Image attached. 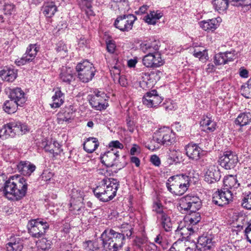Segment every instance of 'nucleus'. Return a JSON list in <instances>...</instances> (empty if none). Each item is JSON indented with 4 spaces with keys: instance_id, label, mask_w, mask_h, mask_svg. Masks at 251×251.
I'll list each match as a JSON object with an SVG mask.
<instances>
[{
    "instance_id": "nucleus-18",
    "label": "nucleus",
    "mask_w": 251,
    "mask_h": 251,
    "mask_svg": "<svg viewBox=\"0 0 251 251\" xmlns=\"http://www.w3.org/2000/svg\"><path fill=\"white\" fill-rule=\"evenodd\" d=\"M9 98L20 106H22L26 101L25 93L19 87L9 89Z\"/></svg>"
},
{
    "instance_id": "nucleus-37",
    "label": "nucleus",
    "mask_w": 251,
    "mask_h": 251,
    "mask_svg": "<svg viewBox=\"0 0 251 251\" xmlns=\"http://www.w3.org/2000/svg\"><path fill=\"white\" fill-rule=\"evenodd\" d=\"M42 10L45 16L50 18L57 11V6L53 2H47L43 6Z\"/></svg>"
},
{
    "instance_id": "nucleus-43",
    "label": "nucleus",
    "mask_w": 251,
    "mask_h": 251,
    "mask_svg": "<svg viewBox=\"0 0 251 251\" xmlns=\"http://www.w3.org/2000/svg\"><path fill=\"white\" fill-rule=\"evenodd\" d=\"M50 146V142H49L46 139L43 140L40 143V146L41 148H43L46 152L51 154L52 158H55L57 155H58V153L60 151L58 149H56L57 151L54 152L52 150V148H51Z\"/></svg>"
},
{
    "instance_id": "nucleus-1",
    "label": "nucleus",
    "mask_w": 251,
    "mask_h": 251,
    "mask_svg": "<svg viewBox=\"0 0 251 251\" xmlns=\"http://www.w3.org/2000/svg\"><path fill=\"white\" fill-rule=\"evenodd\" d=\"M27 186L25 178L13 176L5 181L3 186H0V189H3L4 195L8 199L17 201L25 196Z\"/></svg>"
},
{
    "instance_id": "nucleus-50",
    "label": "nucleus",
    "mask_w": 251,
    "mask_h": 251,
    "mask_svg": "<svg viewBox=\"0 0 251 251\" xmlns=\"http://www.w3.org/2000/svg\"><path fill=\"white\" fill-rule=\"evenodd\" d=\"M185 243L182 240H177L175 242L169 251H184Z\"/></svg>"
},
{
    "instance_id": "nucleus-51",
    "label": "nucleus",
    "mask_w": 251,
    "mask_h": 251,
    "mask_svg": "<svg viewBox=\"0 0 251 251\" xmlns=\"http://www.w3.org/2000/svg\"><path fill=\"white\" fill-rule=\"evenodd\" d=\"M85 248L88 251L97 250L99 249V245L97 240H89L85 242Z\"/></svg>"
},
{
    "instance_id": "nucleus-49",
    "label": "nucleus",
    "mask_w": 251,
    "mask_h": 251,
    "mask_svg": "<svg viewBox=\"0 0 251 251\" xmlns=\"http://www.w3.org/2000/svg\"><path fill=\"white\" fill-rule=\"evenodd\" d=\"M113 164L111 168H113V172L115 173H117L118 171L120 170L126 165V163L125 162H122L120 160L119 155L118 153V155H116V158L114 159V161L112 163Z\"/></svg>"
},
{
    "instance_id": "nucleus-13",
    "label": "nucleus",
    "mask_w": 251,
    "mask_h": 251,
    "mask_svg": "<svg viewBox=\"0 0 251 251\" xmlns=\"http://www.w3.org/2000/svg\"><path fill=\"white\" fill-rule=\"evenodd\" d=\"M236 196L228 190H221L214 193L212 197V201L214 204H229L234 201Z\"/></svg>"
},
{
    "instance_id": "nucleus-63",
    "label": "nucleus",
    "mask_w": 251,
    "mask_h": 251,
    "mask_svg": "<svg viewBox=\"0 0 251 251\" xmlns=\"http://www.w3.org/2000/svg\"><path fill=\"white\" fill-rule=\"evenodd\" d=\"M106 48L107 51L113 53L115 51L116 45L115 42L112 40H109L106 43Z\"/></svg>"
},
{
    "instance_id": "nucleus-8",
    "label": "nucleus",
    "mask_w": 251,
    "mask_h": 251,
    "mask_svg": "<svg viewBox=\"0 0 251 251\" xmlns=\"http://www.w3.org/2000/svg\"><path fill=\"white\" fill-rule=\"evenodd\" d=\"M137 19L133 14H123L117 17L115 21V27L122 31H129L132 29L133 24Z\"/></svg>"
},
{
    "instance_id": "nucleus-7",
    "label": "nucleus",
    "mask_w": 251,
    "mask_h": 251,
    "mask_svg": "<svg viewBox=\"0 0 251 251\" xmlns=\"http://www.w3.org/2000/svg\"><path fill=\"white\" fill-rule=\"evenodd\" d=\"M28 232L33 237L39 238L44 235L49 225L40 219H32L27 224Z\"/></svg>"
},
{
    "instance_id": "nucleus-45",
    "label": "nucleus",
    "mask_w": 251,
    "mask_h": 251,
    "mask_svg": "<svg viewBox=\"0 0 251 251\" xmlns=\"http://www.w3.org/2000/svg\"><path fill=\"white\" fill-rule=\"evenodd\" d=\"M185 219L188 221L190 226H197V224L201 220V214L199 212H195L194 214L188 215L185 217Z\"/></svg>"
},
{
    "instance_id": "nucleus-44",
    "label": "nucleus",
    "mask_w": 251,
    "mask_h": 251,
    "mask_svg": "<svg viewBox=\"0 0 251 251\" xmlns=\"http://www.w3.org/2000/svg\"><path fill=\"white\" fill-rule=\"evenodd\" d=\"M83 195L80 191H78L75 189L72 190L70 204L82 203H83Z\"/></svg>"
},
{
    "instance_id": "nucleus-26",
    "label": "nucleus",
    "mask_w": 251,
    "mask_h": 251,
    "mask_svg": "<svg viewBox=\"0 0 251 251\" xmlns=\"http://www.w3.org/2000/svg\"><path fill=\"white\" fill-rule=\"evenodd\" d=\"M118 151H115L114 150L105 152L101 155V162L102 164L106 166L107 167H111L113 164L112 163L114 161V159L116 158V155H118Z\"/></svg>"
},
{
    "instance_id": "nucleus-54",
    "label": "nucleus",
    "mask_w": 251,
    "mask_h": 251,
    "mask_svg": "<svg viewBox=\"0 0 251 251\" xmlns=\"http://www.w3.org/2000/svg\"><path fill=\"white\" fill-rule=\"evenodd\" d=\"M231 4L236 6H248L251 7V0H229Z\"/></svg>"
},
{
    "instance_id": "nucleus-60",
    "label": "nucleus",
    "mask_w": 251,
    "mask_h": 251,
    "mask_svg": "<svg viewBox=\"0 0 251 251\" xmlns=\"http://www.w3.org/2000/svg\"><path fill=\"white\" fill-rule=\"evenodd\" d=\"M193 55L199 58L200 60H202L206 58V56H207V53L205 50L202 51H197L195 50L193 53Z\"/></svg>"
},
{
    "instance_id": "nucleus-15",
    "label": "nucleus",
    "mask_w": 251,
    "mask_h": 251,
    "mask_svg": "<svg viewBox=\"0 0 251 251\" xmlns=\"http://www.w3.org/2000/svg\"><path fill=\"white\" fill-rule=\"evenodd\" d=\"M143 63L148 68H157L163 65L160 53L146 54L143 58Z\"/></svg>"
},
{
    "instance_id": "nucleus-16",
    "label": "nucleus",
    "mask_w": 251,
    "mask_h": 251,
    "mask_svg": "<svg viewBox=\"0 0 251 251\" xmlns=\"http://www.w3.org/2000/svg\"><path fill=\"white\" fill-rule=\"evenodd\" d=\"M213 237L211 234L203 235L199 237L196 247L200 251H208L213 246Z\"/></svg>"
},
{
    "instance_id": "nucleus-46",
    "label": "nucleus",
    "mask_w": 251,
    "mask_h": 251,
    "mask_svg": "<svg viewBox=\"0 0 251 251\" xmlns=\"http://www.w3.org/2000/svg\"><path fill=\"white\" fill-rule=\"evenodd\" d=\"M161 225L166 231H170L172 228V224L170 218L166 214H164L161 218Z\"/></svg>"
},
{
    "instance_id": "nucleus-34",
    "label": "nucleus",
    "mask_w": 251,
    "mask_h": 251,
    "mask_svg": "<svg viewBox=\"0 0 251 251\" xmlns=\"http://www.w3.org/2000/svg\"><path fill=\"white\" fill-rule=\"evenodd\" d=\"M251 122V114L250 112H244L240 113L236 120L235 124L240 126H243L249 124Z\"/></svg>"
},
{
    "instance_id": "nucleus-41",
    "label": "nucleus",
    "mask_w": 251,
    "mask_h": 251,
    "mask_svg": "<svg viewBox=\"0 0 251 251\" xmlns=\"http://www.w3.org/2000/svg\"><path fill=\"white\" fill-rule=\"evenodd\" d=\"M18 106H19V105H18L14 101L10 99L4 102L3 104V109L8 114H12L17 111Z\"/></svg>"
},
{
    "instance_id": "nucleus-31",
    "label": "nucleus",
    "mask_w": 251,
    "mask_h": 251,
    "mask_svg": "<svg viewBox=\"0 0 251 251\" xmlns=\"http://www.w3.org/2000/svg\"><path fill=\"white\" fill-rule=\"evenodd\" d=\"M60 78L62 82L70 84L73 79V71L70 67H63L60 74Z\"/></svg>"
},
{
    "instance_id": "nucleus-3",
    "label": "nucleus",
    "mask_w": 251,
    "mask_h": 251,
    "mask_svg": "<svg viewBox=\"0 0 251 251\" xmlns=\"http://www.w3.org/2000/svg\"><path fill=\"white\" fill-rule=\"evenodd\" d=\"M102 247L105 251H118L124 244L125 237L112 229H106L101 234Z\"/></svg>"
},
{
    "instance_id": "nucleus-10",
    "label": "nucleus",
    "mask_w": 251,
    "mask_h": 251,
    "mask_svg": "<svg viewBox=\"0 0 251 251\" xmlns=\"http://www.w3.org/2000/svg\"><path fill=\"white\" fill-rule=\"evenodd\" d=\"M39 49L40 46L37 44H29L23 56L16 60V64L18 66H21L32 61L36 56Z\"/></svg>"
},
{
    "instance_id": "nucleus-64",
    "label": "nucleus",
    "mask_w": 251,
    "mask_h": 251,
    "mask_svg": "<svg viewBox=\"0 0 251 251\" xmlns=\"http://www.w3.org/2000/svg\"><path fill=\"white\" fill-rule=\"evenodd\" d=\"M117 79L118 80L119 84L123 87H126L127 85V81L126 78L124 75H118V76H115L114 78V80Z\"/></svg>"
},
{
    "instance_id": "nucleus-62",
    "label": "nucleus",
    "mask_w": 251,
    "mask_h": 251,
    "mask_svg": "<svg viewBox=\"0 0 251 251\" xmlns=\"http://www.w3.org/2000/svg\"><path fill=\"white\" fill-rule=\"evenodd\" d=\"M244 232L248 241L251 244V219L249 220V225L246 227Z\"/></svg>"
},
{
    "instance_id": "nucleus-35",
    "label": "nucleus",
    "mask_w": 251,
    "mask_h": 251,
    "mask_svg": "<svg viewBox=\"0 0 251 251\" xmlns=\"http://www.w3.org/2000/svg\"><path fill=\"white\" fill-rule=\"evenodd\" d=\"M162 16L163 13L160 11H152L144 17V20L148 24L154 25Z\"/></svg>"
},
{
    "instance_id": "nucleus-53",
    "label": "nucleus",
    "mask_w": 251,
    "mask_h": 251,
    "mask_svg": "<svg viewBox=\"0 0 251 251\" xmlns=\"http://www.w3.org/2000/svg\"><path fill=\"white\" fill-rule=\"evenodd\" d=\"M50 242L45 238H43L37 243L38 248L42 251L50 249Z\"/></svg>"
},
{
    "instance_id": "nucleus-38",
    "label": "nucleus",
    "mask_w": 251,
    "mask_h": 251,
    "mask_svg": "<svg viewBox=\"0 0 251 251\" xmlns=\"http://www.w3.org/2000/svg\"><path fill=\"white\" fill-rule=\"evenodd\" d=\"M200 208L201 205H197L196 207H195L194 205H179L177 206V209L181 213L187 215L197 212V211Z\"/></svg>"
},
{
    "instance_id": "nucleus-25",
    "label": "nucleus",
    "mask_w": 251,
    "mask_h": 251,
    "mask_svg": "<svg viewBox=\"0 0 251 251\" xmlns=\"http://www.w3.org/2000/svg\"><path fill=\"white\" fill-rule=\"evenodd\" d=\"M224 190L231 191L237 189L240 186V183L237 179L236 176L229 175L225 177L224 181Z\"/></svg>"
},
{
    "instance_id": "nucleus-30",
    "label": "nucleus",
    "mask_w": 251,
    "mask_h": 251,
    "mask_svg": "<svg viewBox=\"0 0 251 251\" xmlns=\"http://www.w3.org/2000/svg\"><path fill=\"white\" fill-rule=\"evenodd\" d=\"M99 142L97 138L89 137L83 143V149L88 153H92L99 147Z\"/></svg>"
},
{
    "instance_id": "nucleus-12",
    "label": "nucleus",
    "mask_w": 251,
    "mask_h": 251,
    "mask_svg": "<svg viewBox=\"0 0 251 251\" xmlns=\"http://www.w3.org/2000/svg\"><path fill=\"white\" fill-rule=\"evenodd\" d=\"M162 100L163 98L158 95L155 90L146 93L142 99L143 104L149 108H157Z\"/></svg>"
},
{
    "instance_id": "nucleus-57",
    "label": "nucleus",
    "mask_w": 251,
    "mask_h": 251,
    "mask_svg": "<svg viewBox=\"0 0 251 251\" xmlns=\"http://www.w3.org/2000/svg\"><path fill=\"white\" fill-rule=\"evenodd\" d=\"M186 204H197L200 202L199 198L193 195H187L183 198Z\"/></svg>"
},
{
    "instance_id": "nucleus-9",
    "label": "nucleus",
    "mask_w": 251,
    "mask_h": 251,
    "mask_svg": "<svg viewBox=\"0 0 251 251\" xmlns=\"http://www.w3.org/2000/svg\"><path fill=\"white\" fill-rule=\"evenodd\" d=\"M107 100L108 97L104 92L96 90L89 100V102L96 110H101L107 107L108 105Z\"/></svg>"
},
{
    "instance_id": "nucleus-20",
    "label": "nucleus",
    "mask_w": 251,
    "mask_h": 251,
    "mask_svg": "<svg viewBox=\"0 0 251 251\" xmlns=\"http://www.w3.org/2000/svg\"><path fill=\"white\" fill-rule=\"evenodd\" d=\"M160 42L156 40L151 42H144L140 45L141 50L147 54L159 53L158 52Z\"/></svg>"
},
{
    "instance_id": "nucleus-23",
    "label": "nucleus",
    "mask_w": 251,
    "mask_h": 251,
    "mask_svg": "<svg viewBox=\"0 0 251 251\" xmlns=\"http://www.w3.org/2000/svg\"><path fill=\"white\" fill-rule=\"evenodd\" d=\"M18 76L17 70L10 67H4L0 71V77L4 81L13 82Z\"/></svg>"
},
{
    "instance_id": "nucleus-24",
    "label": "nucleus",
    "mask_w": 251,
    "mask_h": 251,
    "mask_svg": "<svg viewBox=\"0 0 251 251\" xmlns=\"http://www.w3.org/2000/svg\"><path fill=\"white\" fill-rule=\"evenodd\" d=\"M249 223L248 218L243 215H235L233 217V230L237 232L241 231L244 227H247Z\"/></svg>"
},
{
    "instance_id": "nucleus-32",
    "label": "nucleus",
    "mask_w": 251,
    "mask_h": 251,
    "mask_svg": "<svg viewBox=\"0 0 251 251\" xmlns=\"http://www.w3.org/2000/svg\"><path fill=\"white\" fill-rule=\"evenodd\" d=\"M51 99L52 102L50 104L51 107L53 108H58L64 103V94L60 90H58L55 91Z\"/></svg>"
},
{
    "instance_id": "nucleus-58",
    "label": "nucleus",
    "mask_w": 251,
    "mask_h": 251,
    "mask_svg": "<svg viewBox=\"0 0 251 251\" xmlns=\"http://www.w3.org/2000/svg\"><path fill=\"white\" fill-rule=\"evenodd\" d=\"M90 41L84 37H81L78 40V45L80 48L84 49V48H89Z\"/></svg>"
},
{
    "instance_id": "nucleus-33",
    "label": "nucleus",
    "mask_w": 251,
    "mask_h": 251,
    "mask_svg": "<svg viewBox=\"0 0 251 251\" xmlns=\"http://www.w3.org/2000/svg\"><path fill=\"white\" fill-rule=\"evenodd\" d=\"M93 0H77L79 7L85 11L88 16L94 15V12L92 10Z\"/></svg>"
},
{
    "instance_id": "nucleus-39",
    "label": "nucleus",
    "mask_w": 251,
    "mask_h": 251,
    "mask_svg": "<svg viewBox=\"0 0 251 251\" xmlns=\"http://www.w3.org/2000/svg\"><path fill=\"white\" fill-rule=\"evenodd\" d=\"M229 2H231L229 0H212L214 9L220 13L225 12L227 9Z\"/></svg>"
},
{
    "instance_id": "nucleus-40",
    "label": "nucleus",
    "mask_w": 251,
    "mask_h": 251,
    "mask_svg": "<svg viewBox=\"0 0 251 251\" xmlns=\"http://www.w3.org/2000/svg\"><path fill=\"white\" fill-rule=\"evenodd\" d=\"M199 231V227L198 226H192L188 224L186 227L183 228L182 230L178 233L182 236V238H188L190 236L196 233Z\"/></svg>"
},
{
    "instance_id": "nucleus-21",
    "label": "nucleus",
    "mask_w": 251,
    "mask_h": 251,
    "mask_svg": "<svg viewBox=\"0 0 251 251\" xmlns=\"http://www.w3.org/2000/svg\"><path fill=\"white\" fill-rule=\"evenodd\" d=\"M221 173L218 167L211 165L205 173L204 180L209 183H212L220 180Z\"/></svg>"
},
{
    "instance_id": "nucleus-59",
    "label": "nucleus",
    "mask_w": 251,
    "mask_h": 251,
    "mask_svg": "<svg viewBox=\"0 0 251 251\" xmlns=\"http://www.w3.org/2000/svg\"><path fill=\"white\" fill-rule=\"evenodd\" d=\"M109 148H110L111 150H114V149H123L124 148V145L118 140L112 141L109 143Z\"/></svg>"
},
{
    "instance_id": "nucleus-29",
    "label": "nucleus",
    "mask_w": 251,
    "mask_h": 251,
    "mask_svg": "<svg viewBox=\"0 0 251 251\" xmlns=\"http://www.w3.org/2000/svg\"><path fill=\"white\" fill-rule=\"evenodd\" d=\"M166 186L170 192L176 195H182L187 190L186 189H184L183 187L181 186V185L175 182L174 181L171 182V181H167Z\"/></svg>"
},
{
    "instance_id": "nucleus-36",
    "label": "nucleus",
    "mask_w": 251,
    "mask_h": 251,
    "mask_svg": "<svg viewBox=\"0 0 251 251\" xmlns=\"http://www.w3.org/2000/svg\"><path fill=\"white\" fill-rule=\"evenodd\" d=\"M200 26L205 31H214L218 26V21L216 19L202 21L200 23Z\"/></svg>"
},
{
    "instance_id": "nucleus-4",
    "label": "nucleus",
    "mask_w": 251,
    "mask_h": 251,
    "mask_svg": "<svg viewBox=\"0 0 251 251\" xmlns=\"http://www.w3.org/2000/svg\"><path fill=\"white\" fill-rule=\"evenodd\" d=\"M153 141L157 143V145L146 146L150 150L154 151L159 148V145L169 146L175 141V134L169 128L161 129L158 132L155 133L153 136Z\"/></svg>"
},
{
    "instance_id": "nucleus-42",
    "label": "nucleus",
    "mask_w": 251,
    "mask_h": 251,
    "mask_svg": "<svg viewBox=\"0 0 251 251\" xmlns=\"http://www.w3.org/2000/svg\"><path fill=\"white\" fill-rule=\"evenodd\" d=\"M23 248L22 243L19 238L15 239L14 241L12 240L6 244L7 251H21Z\"/></svg>"
},
{
    "instance_id": "nucleus-5",
    "label": "nucleus",
    "mask_w": 251,
    "mask_h": 251,
    "mask_svg": "<svg viewBox=\"0 0 251 251\" xmlns=\"http://www.w3.org/2000/svg\"><path fill=\"white\" fill-rule=\"evenodd\" d=\"M28 130L26 125L20 121L13 120L4 125L0 129V137H14L17 134L25 133Z\"/></svg>"
},
{
    "instance_id": "nucleus-27",
    "label": "nucleus",
    "mask_w": 251,
    "mask_h": 251,
    "mask_svg": "<svg viewBox=\"0 0 251 251\" xmlns=\"http://www.w3.org/2000/svg\"><path fill=\"white\" fill-rule=\"evenodd\" d=\"M190 178L189 176L186 175L180 174L178 175L170 177L168 179V181H174L175 182L177 183L179 185L183 186L184 189H188L190 186Z\"/></svg>"
},
{
    "instance_id": "nucleus-47",
    "label": "nucleus",
    "mask_w": 251,
    "mask_h": 251,
    "mask_svg": "<svg viewBox=\"0 0 251 251\" xmlns=\"http://www.w3.org/2000/svg\"><path fill=\"white\" fill-rule=\"evenodd\" d=\"M168 159L171 160L170 164L180 163L182 161V153L179 150L173 151Z\"/></svg>"
},
{
    "instance_id": "nucleus-22",
    "label": "nucleus",
    "mask_w": 251,
    "mask_h": 251,
    "mask_svg": "<svg viewBox=\"0 0 251 251\" xmlns=\"http://www.w3.org/2000/svg\"><path fill=\"white\" fill-rule=\"evenodd\" d=\"M36 168L35 165L28 161H21L17 165L19 172L25 176H30Z\"/></svg>"
},
{
    "instance_id": "nucleus-14",
    "label": "nucleus",
    "mask_w": 251,
    "mask_h": 251,
    "mask_svg": "<svg viewBox=\"0 0 251 251\" xmlns=\"http://www.w3.org/2000/svg\"><path fill=\"white\" fill-rule=\"evenodd\" d=\"M235 58V51L234 50L220 52L215 55L214 63L216 66L225 65L233 61Z\"/></svg>"
},
{
    "instance_id": "nucleus-11",
    "label": "nucleus",
    "mask_w": 251,
    "mask_h": 251,
    "mask_svg": "<svg viewBox=\"0 0 251 251\" xmlns=\"http://www.w3.org/2000/svg\"><path fill=\"white\" fill-rule=\"evenodd\" d=\"M220 165L226 170L233 169L238 162V158L237 154L231 151H226L224 152L220 157Z\"/></svg>"
},
{
    "instance_id": "nucleus-52",
    "label": "nucleus",
    "mask_w": 251,
    "mask_h": 251,
    "mask_svg": "<svg viewBox=\"0 0 251 251\" xmlns=\"http://www.w3.org/2000/svg\"><path fill=\"white\" fill-rule=\"evenodd\" d=\"M71 120V116L69 112H65L59 114L57 118V122L60 124H62L63 122H69Z\"/></svg>"
},
{
    "instance_id": "nucleus-2",
    "label": "nucleus",
    "mask_w": 251,
    "mask_h": 251,
    "mask_svg": "<svg viewBox=\"0 0 251 251\" xmlns=\"http://www.w3.org/2000/svg\"><path fill=\"white\" fill-rule=\"evenodd\" d=\"M119 185V181L117 179L105 177L100 182V185L93 190V192L100 201L107 202L116 196Z\"/></svg>"
},
{
    "instance_id": "nucleus-56",
    "label": "nucleus",
    "mask_w": 251,
    "mask_h": 251,
    "mask_svg": "<svg viewBox=\"0 0 251 251\" xmlns=\"http://www.w3.org/2000/svg\"><path fill=\"white\" fill-rule=\"evenodd\" d=\"M2 10L5 15L10 16L15 11V6L11 3H7L4 5Z\"/></svg>"
},
{
    "instance_id": "nucleus-48",
    "label": "nucleus",
    "mask_w": 251,
    "mask_h": 251,
    "mask_svg": "<svg viewBox=\"0 0 251 251\" xmlns=\"http://www.w3.org/2000/svg\"><path fill=\"white\" fill-rule=\"evenodd\" d=\"M241 90L244 97L248 99L251 98V78L245 85L242 86Z\"/></svg>"
},
{
    "instance_id": "nucleus-28",
    "label": "nucleus",
    "mask_w": 251,
    "mask_h": 251,
    "mask_svg": "<svg viewBox=\"0 0 251 251\" xmlns=\"http://www.w3.org/2000/svg\"><path fill=\"white\" fill-rule=\"evenodd\" d=\"M202 129L207 132L214 131L216 128V123L211 117L207 116L203 117L200 122Z\"/></svg>"
},
{
    "instance_id": "nucleus-6",
    "label": "nucleus",
    "mask_w": 251,
    "mask_h": 251,
    "mask_svg": "<svg viewBox=\"0 0 251 251\" xmlns=\"http://www.w3.org/2000/svg\"><path fill=\"white\" fill-rule=\"evenodd\" d=\"M75 69L78 73V78L84 83L91 81L96 72L93 64L87 60L79 63Z\"/></svg>"
},
{
    "instance_id": "nucleus-17",
    "label": "nucleus",
    "mask_w": 251,
    "mask_h": 251,
    "mask_svg": "<svg viewBox=\"0 0 251 251\" xmlns=\"http://www.w3.org/2000/svg\"><path fill=\"white\" fill-rule=\"evenodd\" d=\"M109 6L116 13L122 15L126 14L130 9L128 0H111Z\"/></svg>"
},
{
    "instance_id": "nucleus-19",
    "label": "nucleus",
    "mask_w": 251,
    "mask_h": 251,
    "mask_svg": "<svg viewBox=\"0 0 251 251\" xmlns=\"http://www.w3.org/2000/svg\"><path fill=\"white\" fill-rule=\"evenodd\" d=\"M186 154L190 159L197 161L201 156L202 150L197 144L190 143L185 147Z\"/></svg>"
},
{
    "instance_id": "nucleus-55",
    "label": "nucleus",
    "mask_w": 251,
    "mask_h": 251,
    "mask_svg": "<svg viewBox=\"0 0 251 251\" xmlns=\"http://www.w3.org/2000/svg\"><path fill=\"white\" fill-rule=\"evenodd\" d=\"M122 228H127V230H121L122 233H120V234H123L125 238L126 236L127 237L131 236L133 230L131 225L128 224H122Z\"/></svg>"
},
{
    "instance_id": "nucleus-61",
    "label": "nucleus",
    "mask_w": 251,
    "mask_h": 251,
    "mask_svg": "<svg viewBox=\"0 0 251 251\" xmlns=\"http://www.w3.org/2000/svg\"><path fill=\"white\" fill-rule=\"evenodd\" d=\"M50 145H51V148H52L54 152L57 151L56 149H58L60 151L58 155L62 152L63 149L61 148V145L57 141H53L52 143L50 142Z\"/></svg>"
}]
</instances>
